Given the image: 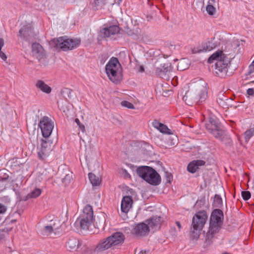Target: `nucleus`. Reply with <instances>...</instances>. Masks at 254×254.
<instances>
[{
    "mask_svg": "<svg viewBox=\"0 0 254 254\" xmlns=\"http://www.w3.org/2000/svg\"><path fill=\"white\" fill-rule=\"evenodd\" d=\"M205 82L197 84L195 87L188 91L183 97V100L188 105L194 103L200 104L205 101L207 97V90Z\"/></svg>",
    "mask_w": 254,
    "mask_h": 254,
    "instance_id": "nucleus-1",
    "label": "nucleus"
},
{
    "mask_svg": "<svg viewBox=\"0 0 254 254\" xmlns=\"http://www.w3.org/2000/svg\"><path fill=\"white\" fill-rule=\"evenodd\" d=\"M213 205L215 207H221L223 205L222 199L219 195H215Z\"/></svg>",
    "mask_w": 254,
    "mask_h": 254,
    "instance_id": "nucleus-28",
    "label": "nucleus"
},
{
    "mask_svg": "<svg viewBox=\"0 0 254 254\" xmlns=\"http://www.w3.org/2000/svg\"><path fill=\"white\" fill-rule=\"evenodd\" d=\"M223 254H229L225 253H224Z\"/></svg>",
    "mask_w": 254,
    "mask_h": 254,
    "instance_id": "nucleus-60",
    "label": "nucleus"
},
{
    "mask_svg": "<svg viewBox=\"0 0 254 254\" xmlns=\"http://www.w3.org/2000/svg\"><path fill=\"white\" fill-rule=\"evenodd\" d=\"M51 150L50 143L44 139H41V147L38 152L39 158L41 159H44L49 156Z\"/></svg>",
    "mask_w": 254,
    "mask_h": 254,
    "instance_id": "nucleus-17",
    "label": "nucleus"
},
{
    "mask_svg": "<svg viewBox=\"0 0 254 254\" xmlns=\"http://www.w3.org/2000/svg\"><path fill=\"white\" fill-rule=\"evenodd\" d=\"M120 67L118 59L114 57L112 58L106 65V72L113 82L117 83L118 81V72Z\"/></svg>",
    "mask_w": 254,
    "mask_h": 254,
    "instance_id": "nucleus-8",
    "label": "nucleus"
},
{
    "mask_svg": "<svg viewBox=\"0 0 254 254\" xmlns=\"http://www.w3.org/2000/svg\"><path fill=\"white\" fill-rule=\"evenodd\" d=\"M122 106L127 107L128 109H134V105L131 103L130 102H129L127 101H124L121 102Z\"/></svg>",
    "mask_w": 254,
    "mask_h": 254,
    "instance_id": "nucleus-39",
    "label": "nucleus"
},
{
    "mask_svg": "<svg viewBox=\"0 0 254 254\" xmlns=\"http://www.w3.org/2000/svg\"><path fill=\"white\" fill-rule=\"evenodd\" d=\"M227 100V99L226 97H224V99L218 98L217 99V102L220 106L223 107L226 105V103L225 102V100Z\"/></svg>",
    "mask_w": 254,
    "mask_h": 254,
    "instance_id": "nucleus-41",
    "label": "nucleus"
},
{
    "mask_svg": "<svg viewBox=\"0 0 254 254\" xmlns=\"http://www.w3.org/2000/svg\"><path fill=\"white\" fill-rule=\"evenodd\" d=\"M72 173L70 172L66 174L65 177L62 179L63 183H64L65 185L68 184L72 179Z\"/></svg>",
    "mask_w": 254,
    "mask_h": 254,
    "instance_id": "nucleus-31",
    "label": "nucleus"
},
{
    "mask_svg": "<svg viewBox=\"0 0 254 254\" xmlns=\"http://www.w3.org/2000/svg\"><path fill=\"white\" fill-rule=\"evenodd\" d=\"M152 126L156 128V129H158L159 127H160L162 124L159 122L158 121L155 120L152 123Z\"/></svg>",
    "mask_w": 254,
    "mask_h": 254,
    "instance_id": "nucleus-44",
    "label": "nucleus"
},
{
    "mask_svg": "<svg viewBox=\"0 0 254 254\" xmlns=\"http://www.w3.org/2000/svg\"><path fill=\"white\" fill-rule=\"evenodd\" d=\"M185 64V61L184 60H182L179 62L178 64V69L180 70H184L188 67V64Z\"/></svg>",
    "mask_w": 254,
    "mask_h": 254,
    "instance_id": "nucleus-38",
    "label": "nucleus"
},
{
    "mask_svg": "<svg viewBox=\"0 0 254 254\" xmlns=\"http://www.w3.org/2000/svg\"><path fill=\"white\" fill-rule=\"evenodd\" d=\"M139 71L141 72H142L144 71V68L142 66H140Z\"/></svg>",
    "mask_w": 254,
    "mask_h": 254,
    "instance_id": "nucleus-56",
    "label": "nucleus"
},
{
    "mask_svg": "<svg viewBox=\"0 0 254 254\" xmlns=\"http://www.w3.org/2000/svg\"><path fill=\"white\" fill-rule=\"evenodd\" d=\"M252 63L254 64V60L253 61V62H252Z\"/></svg>",
    "mask_w": 254,
    "mask_h": 254,
    "instance_id": "nucleus-59",
    "label": "nucleus"
},
{
    "mask_svg": "<svg viewBox=\"0 0 254 254\" xmlns=\"http://www.w3.org/2000/svg\"><path fill=\"white\" fill-rule=\"evenodd\" d=\"M223 213L219 209L214 210L210 219L209 230L206 236V241L208 244L211 243V240L214 235L217 233L222 225Z\"/></svg>",
    "mask_w": 254,
    "mask_h": 254,
    "instance_id": "nucleus-3",
    "label": "nucleus"
},
{
    "mask_svg": "<svg viewBox=\"0 0 254 254\" xmlns=\"http://www.w3.org/2000/svg\"><path fill=\"white\" fill-rule=\"evenodd\" d=\"M253 72H254V64L252 63L249 67V71L248 74L250 75Z\"/></svg>",
    "mask_w": 254,
    "mask_h": 254,
    "instance_id": "nucleus-45",
    "label": "nucleus"
},
{
    "mask_svg": "<svg viewBox=\"0 0 254 254\" xmlns=\"http://www.w3.org/2000/svg\"><path fill=\"white\" fill-rule=\"evenodd\" d=\"M72 92V90L69 88H65L63 89L61 93L64 96H67L69 98H71V94Z\"/></svg>",
    "mask_w": 254,
    "mask_h": 254,
    "instance_id": "nucleus-37",
    "label": "nucleus"
},
{
    "mask_svg": "<svg viewBox=\"0 0 254 254\" xmlns=\"http://www.w3.org/2000/svg\"><path fill=\"white\" fill-rule=\"evenodd\" d=\"M81 245L82 242L75 238H70L67 242V247L71 251H77Z\"/></svg>",
    "mask_w": 254,
    "mask_h": 254,
    "instance_id": "nucleus-22",
    "label": "nucleus"
},
{
    "mask_svg": "<svg viewBox=\"0 0 254 254\" xmlns=\"http://www.w3.org/2000/svg\"><path fill=\"white\" fill-rule=\"evenodd\" d=\"M79 127V128L80 129V130L82 131V132H84L85 131V127L82 124H80L78 126Z\"/></svg>",
    "mask_w": 254,
    "mask_h": 254,
    "instance_id": "nucleus-54",
    "label": "nucleus"
},
{
    "mask_svg": "<svg viewBox=\"0 0 254 254\" xmlns=\"http://www.w3.org/2000/svg\"><path fill=\"white\" fill-rule=\"evenodd\" d=\"M120 31V28L117 25H112L108 27L103 28L100 31L101 35L103 37H109L118 33Z\"/></svg>",
    "mask_w": 254,
    "mask_h": 254,
    "instance_id": "nucleus-19",
    "label": "nucleus"
},
{
    "mask_svg": "<svg viewBox=\"0 0 254 254\" xmlns=\"http://www.w3.org/2000/svg\"><path fill=\"white\" fill-rule=\"evenodd\" d=\"M242 196L244 200H247L251 197V193L249 191H243Z\"/></svg>",
    "mask_w": 254,
    "mask_h": 254,
    "instance_id": "nucleus-40",
    "label": "nucleus"
},
{
    "mask_svg": "<svg viewBox=\"0 0 254 254\" xmlns=\"http://www.w3.org/2000/svg\"><path fill=\"white\" fill-rule=\"evenodd\" d=\"M124 177L125 178H130V175L128 173V172L126 170H124Z\"/></svg>",
    "mask_w": 254,
    "mask_h": 254,
    "instance_id": "nucleus-53",
    "label": "nucleus"
},
{
    "mask_svg": "<svg viewBox=\"0 0 254 254\" xmlns=\"http://www.w3.org/2000/svg\"><path fill=\"white\" fill-rule=\"evenodd\" d=\"M252 63L254 64V60L253 61V62H252Z\"/></svg>",
    "mask_w": 254,
    "mask_h": 254,
    "instance_id": "nucleus-58",
    "label": "nucleus"
},
{
    "mask_svg": "<svg viewBox=\"0 0 254 254\" xmlns=\"http://www.w3.org/2000/svg\"><path fill=\"white\" fill-rule=\"evenodd\" d=\"M145 254V252H143L142 251H141V252H140L139 254Z\"/></svg>",
    "mask_w": 254,
    "mask_h": 254,
    "instance_id": "nucleus-57",
    "label": "nucleus"
},
{
    "mask_svg": "<svg viewBox=\"0 0 254 254\" xmlns=\"http://www.w3.org/2000/svg\"><path fill=\"white\" fill-rule=\"evenodd\" d=\"M172 70V66L171 63L169 62L164 63L159 65L156 64L155 73L161 78L169 80Z\"/></svg>",
    "mask_w": 254,
    "mask_h": 254,
    "instance_id": "nucleus-14",
    "label": "nucleus"
},
{
    "mask_svg": "<svg viewBox=\"0 0 254 254\" xmlns=\"http://www.w3.org/2000/svg\"><path fill=\"white\" fill-rule=\"evenodd\" d=\"M93 219L92 207L90 205H86L83 210V214L79 218L81 228L83 230H87L91 225Z\"/></svg>",
    "mask_w": 254,
    "mask_h": 254,
    "instance_id": "nucleus-9",
    "label": "nucleus"
},
{
    "mask_svg": "<svg viewBox=\"0 0 254 254\" xmlns=\"http://www.w3.org/2000/svg\"><path fill=\"white\" fill-rule=\"evenodd\" d=\"M38 126L41 129L43 137L47 138L52 133L54 123L49 117L44 116L40 120Z\"/></svg>",
    "mask_w": 254,
    "mask_h": 254,
    "instance_id": "nucleus-13",
    "label": "nucleus"
},
{
    "mask_svg": "<svg viewBox=\"0 0 254 254\" xmlns=\"http://www.w3.org/2000/svg\"><path fill=\"white\" fill-rule=\"evenodd\" d=\"M32 56L38 61L41 66L47 65L48 61L45 50L39 43H35L32 45Z\"/></svg>",
    "mask_w": 254,
    "mask_h": 254,
    "instance_id": "nucleus-11",
    "label": "nucleus"
},
{
    "mask_svg": "<svg viewBox=\"0 0 254 254\" xmlns=\"http://www.w3.org/2000/svg\"><path fill=\"white\" fill-rule=\"evenodd\" d=\"M229 61V59L226 55L222 56L217 61L215 65V73L217 76L224 78L227 75Z\"/></svg>",
    "mask_w": 254,
    "mask_h": 254,
    "instance_id": "nucleus-12",
    "label": "nucleus"
},
{
    "mask_svg": "<svg viewBox=\"0 0 254 254\" xmlns=\"http://www.w3.org/2000/svg\"><path fill=\"white\" fill-rule=\"evenodd\" d=\"M50 226H52V229L54 230V231L56 233L57 231L60 228L61 226V222L60 220L56 218L54 220H52L50 224Z\"/></svg>",
    "mask_w": 254,
    "mask_h": 254,
    "instance_id": "nucleus-26",
    "label": "nucleus"
},
{
    "mask_svg": "<svg viewBox=\"0 0 254 254\" xmlns=\"http://www.w3.org/2000/svg\"><path fill=\"white\" fill-rule=\"evenodd\" d=\"M206 129L216 138L222 141L225 136L224 131L221 128L219 120L214 116H210L205 124Z\"/></svg>",
    "mask_w": 254,
    "mask_h": 254,
    "instance_id": "nucleus-7",
    "label": "nucleus"
},
{
    "mask_svg": "<svg viewBox=\"0 0 254 254\" xmlns=\"http://www.w3.org/2000/svg\"><path fill=\"white\" fill-rule=\"evenodd\" d=\"M240 45V42L238 40H235L233 41L232 44H228L227 47L223 51H218L213 53L208 59V63H212L214 60H219L223 55L226 56L230 55L232 52H234V49L238 47Z\"/></svg>",
    "mask_w": 254,
    "mask_h": 254,
    "instance_id": "nucleus-10",
    "label": "nucleus"
},
{
    "mask_svg": "<svg viewBox=\"0 0 254 254\" xmlns=\"http://www.w3.org/2000/svg\"><path fill=\"white\" fill-rule=\"evenodd\" d=\"M207 216L206 212L201 211L195 214L192 218V228H191V237L194 239H197L200 234L206 222Z\"/></svg>",
    "mask_w": 254,
    "mask_h": 254,
    "instance_id": "nucleus-5",
    "label": "nucleus"
},
{
    "mask_svg": "<svg viewBox=\"0 0 254 254\" xmlns=\"http://www.w3.org/2000/svg\"><path fill=\"white\" fill-rule=\"evenodd\" d=\"M230 56L228 58L229 59V62L228 63V70L229 69L231 71V72L232 73L233 71H235L238 67V64L237 63H234V60H233V58H232Z\"/></svg>",
    "mask_w": 254,
    "mask_h": 254,
    "instance_id": "nucleus-27",
    "label": "nucleus"
},
{
    "mask_svg": "<svg viewBox=\"0 0 254 254\" xmlns=\"http://www.w3.org/2000/svg\"><path fill=\"white\" fill-rule=\"evenodd\" d=\"M163 221V218L160 216H155L149 219L146 221L147 225L149 229H151L154 231L157 230L159 227L162 222Z\"/></svg>",
    "mask_w": 254,
    "mask_h": 254,
    "instance_id": "nucleus-18",
    "label": "nucleus"
},
{
    "mask_svg": "<svg viewBox=\"0 0 254 254\" xmlns=\"http://www.w3.org/2000/svg\"><path fill=\"white\" fill-rule=\"evenodd\" d=\"M150 230L148 225L145 223H140L133 226L131 233L137 236H145L147 235Z\"/></svg>",
    "mask_w": 254,
    "mask_h": 254,
    "instance_id": "nucleus-16",
    "label": "nucleus"
},
{
    "mask_svg": "<svg viewBox=\"0 0 254 254\" xmlns=\"http://www.w3.org/2000/svg\"><path fill=\"white\" fill-rule=\"evenodd\" d=\"M52 233H56L54 230L52 229V226L50 225H47L44 227L43 229V233L44 235H48L51 234Z\"/></svg>",
    "mask_w": 254,
    "mask_h": 254,
    "instance_id": "nucleus-34",
    "label": "nucleus"
},
{
    "mask_svg": "<svg viewBox=\"0 0 254 254\" xmlns=\"http://www.w3.org/2000/svg\"><path fill=\"white\" fill-rule=\"evenodd\" d=\"M52 42L57 49L66 51L78 47L80 44L81 41L79 39H70L64 36L53 39Z\"/></svg>",
    "mask_w": 254,
    "mask_h": 254,
    "instance_id": "nucleus-6",
    "label": "nucleus"
},
{
    "mask_svg": "<svg viewBox=\"0 0 254 254\" xmlns=\"http://www.w3.org/2000/svg\"><path fill=\"white\" fill-rule=\"evenodd\" d=\"M165 174L167 182L170 183L173 180V176L172 174L170 173L167 172H165Z\"/></svg>",
    "mask_w": 254,
    "mask_h": 254,
    "instance_id": "nucleus-42",
    "label": "nucleus"
},
{
    "mask_svg": "<svg viewBox=\"0 0 254 254\" xmlns=\"http://www.w3.org/2000/svg\"><path fill=\"white\" fill-rule=\"evenodd\" d=\"M206 10L208 14L210 15H213L216 12L215 7L211 5H207Z\"/></svg>",
    "mask_w": 254,
    "mask_h": 254,
    "instance_id": "nucleus-36",
    "label": "nucleus"
},
{
    "mask_svg": "<svg viewBox=\"0 0 254 254\" xmlns=\"http://www.w3.org/2000/svg\"><path fill=\"white\" fill-rule=\"evenodd\" d=\"M41 193V190L40 189H35L27 195V198H36Z\"/></svg>",
    "mask_w": 254,
    "mask_h": 254,
    "instance_id": "nucleus-30",
    "label": "nucleus"
},
{
    "mask_svg": "<svg viewBox=\"0 0 254 254\" xmlns=\"http://www.w3.org/2000/svg\"><path fill=\"white\" fill-rule=\"evenodd\" d=\"M216 2V0H209L208 1L207 5H211L214 6Z\"/></svg>",
    "mask_w": 254,
    "mask_h": 254,
    "instance_id": "nucleus-49",
    "label": "nucleus"
},
{
    "mask_svg": "<svg viewBox=\"0 0 254 254\" xmlns=\"http://www.w3.org/2000/svg\"><path fill=\"white\" fill-rule=\"evenodd\" d=\"M125 239V237L123 233H115L101 240L94 249V252L99 253L109 249H116L123 244Z\"/></svg>",
    "mask_w": 254,
    "mask_h": 254,
    "instance_id": "nucleus-2",
    "label": "nucleus"
},
{
    "mask_svg": "<svg viewBox=\"0 0 254 254\" xmlns=\"http://www.w3.org/2000/svg\"><path fill=\"white\" fill-rule=\"evenodd\" d=\"M18 36L26 41H30L34 38V34L30 24L24 25L19 30Z\"/></svg>",
    "mask_w": 254,
    "mask_h": 254,
    "instance_id": "nucleus-15",
    "label": "nucleus"
},
{
    "mask_svg": "<svg viewBox=\"0 0 254 254\" xmlns=\"http://www.w3.org/2000/svg\"><path fill=\"white\" fill-rule=\"evenodd\" d=\"M4 45V40L2 38H0V50H1L2 47Z\"/></svg>",
    "mask_w": 254,
    "mask_h": 254,
    "instance_id": "nucleus-52",
    "label": "nucleus"
},
{
    "mask_svg": "<svg viewBox=\"0 0 254 254\" xmlns=\"http://www.w3.org/2000/svg\"><path fill=\"white\" fill-rule=\"evenodd\" d=\"M187 169L189 172L191 173H194L198 169V167H196V165L195 164L193 161H192L189 164Z\"/></svg>",
    "mask_w": 254,
    "mask_h": 254,
    "instance_id": "nucleus-32",
    "label": "nucleus"
},
{
    "mask_svg": "<svg viewBox=\"0 0 254 254\" xmlns=\"http://www.w3.org/2000/svg\"><path fill=\"white\" fill-rule=\"evenodd\" d=\"M175 223L178 226V231H180L182 229V226L180 222L179 221H176Z\"/></svg>",
    "mask_w": 254,
    "mask_h": 254,
    "instance_id": "nucleus-50",
    "label": "nucleus"
},
{
    "mask_svg": "<svg viewBox=\"0 0 254 254\" xmlns=\"http://www.w3.org/2000/svg\"><path fill=\"white\" fill-rule=\"evenodd\" d=\"M36 86L46 93L49 94L51 92V88L42 80H38L36 83Z\"/></svg>",
    "mask_w": 254,
    "mask_h": 254,
    "instance_id": "nucleus-24",
    "label": "nucleus"
},
{
    "mask_svg": "<svg viewBox=\"0 0 254 254\" xmlns=\"http://www.w3.org/2000/svg\"><path fill=\"white\" fill-rule=\"evenodd\" d=\"M137 175L149 184L157 186L160 184L161 178L159 174L152 168L143 166L136 169Z\"/></svg>",
    "mask_w": 254,
    "mask_h": 254,
    "instance_id": "nucleus-4",
    "label": "nucleus"
},
{
    "mask_svg": "<svg viewBox=\"0 0 254 254\" xmlns=\"http://www.w3.org/2000/svg\"><path fill=\"white\" fill-rule=\"evenodd\" d=\"M88 177L90 183L93 186H98L101 183V179L99 177L95 176L92 173L88 174Z\"/></svg>",
    "mask_w": 254,
    "mask_h": 254,
    "instance_id": "nucleus-25",
    "label": "nucleus"
},
{
    "mask_svg": "<svg viewBox=\"0 0 254 254\" xmlns=\"http://www.w3.org/2000/svg\"><path fill=\"white\" fill-rule=\"evenodd\" d=\"M6 210V207L2 204L0 203V214L4 213Z\"/></svg>",
    "mask_w": 254,
    "mask_h": 254,
    "instance_id": "nucleus-46",
    "label": "nucleus"
},
{
    "mask_svg": "<svg viewBox=\"0 0 254 254\" xmlns=\"http://www.w3.org/2000/svg\"><path fill=\"white\" fill-rule=\"evenodd\" d=\"M8 175L5 173H4L3 176H0V183L2 184V187H3V189L8 183Z\"/></svg>",
    "mask_w": 254,
    "mask_h": 254,
    "instance_id": "nucleus-35",
    "label": "nucleus"
},
{
    "mask_svg": "<svg viewBox=\"0 0 254 254\" xmlns=\"http://www.w3.org/2000/svg\"><path fill=\"white\" fill-rule=\"evenodd\" d=\"M0 57L3 60L5 61L7 59V57L5 54L0 50Z\"/></svg>",
    "mask_w": 254,
    "mask_h": 254,
    "instance_id": "nucleus-47",
    "label": "nucleus"
},
{
    "mask_svg": "<svg viewBox=\"0 0 254 254\" xmlns=\"http://www.w3.org/2000/svg\"><path fill=\"white\" fill-rule=\"evenodd\" d=\"M214 47L210 42H206L202 44L201 46L194 48L192 49L193 54L200 53L202 52H207L211 51Z\"/></svg>",
    "mask_w": 254,
    "mask_h": 254,
    "instance_id": "nucleus-21",
    "label": "nucleus"
},
{
    "mask_svg": "<svg viewBox=\"0 0 254 254\" xmlns=\"http://www.w3.org/2000/svg\"><path fill=\"white\" fill-rule=\"evenodd\" d=\"M75 122L76 123V124L77 125V126H78L79 125L81 124L79 120L78 119H75Z\"/></svg>",
    "mask_w": 254,
    "mask_h": 254,
    "instance_id": "nucleus-55",
    "label": "nucleus"
},
{
    "mask_svg": "<svg viewBox=\"0 0 254 254\" xmlns=\"http://www.w3.org/2000/svg\"><path fill=\"white\" fill-rule=\"evenodd\" d=\"M254 135V125L250 129L245 131L244 134L245 141L248 142L250 138Z\"/></svg>",
    "mask_w": 254,
    "mask_h": 254,
    "instance_id": "nucleus-29",
    "label": "nucleus"
},
{
    "mask_svg": "<svg viewBox=\"0 0 254 254\" xmlns=\"http://www.w3.org/2000/svg\"><path fill=\"white\" fill-rule=\"evenodd\" d=\"M133 203L132 197L130 196H124L121 203V211L125 214L127 213L131 208Z\"/></svg>",
    "mask_w": 254,
    "mask_h": 254,
    "instance_id": "nucleus-20",
    "label": "nucleus"
},
{
    "mask_svg": "<svg viewBox=\"0 0 254 254\" xmlns=\"http://www.w3.org/2000/svg\"><path fill=\"white\" fill-rule=\"evenodd\" d=\"M102 2V0H94V2L95 5L98 6Z\"/></svg>",
    "mask_w": 254,
    "mask_h": 254,
    "instance_id": "nucleus-51",
    "label": "nucleus"
},
{
    "mask_svg": "<svg viewBox=\"0 0 254 254\" xmlns=\"http://www.w3.org/2000/svg\"><path fill=\"white\" fill-rule=\"evenodd\" d=\"M193 161L196 165V167H198V168H199V166H203L205 163V162L204 161L201 160H194Z\"/></svg>",
    "mask_w": 254,
    "mask_h": 254,
    "instance_id": "nucleus-43",
    "label": "nucleus"
},
{
    "mask_svg": "<svg viewBox=\"0 0 254 254\" xmlns=\"http://www.w3.org/2000/svg\"><path fill=\"white\" fill-rule=\"evenodd\" d=\"M160 127H159L158 129L161 132L166 133L168 134H172L171 130L168 128V127L162 124Z\"/></svg>",
    "mask_w": 254,
    "mask_h": 254,
    "instance_id": "nucleus-33",
    "label": "nucleus"
},
{
    "mask_svg": "<svg viewBox=\"0 0 254 254\" xmlns=\"http://www.w3.org/2000/svg\"><path fill=\"white\" fill-rule=\"evenodd\" d=\"M247 92L249 95H253L254 94V89L253 88H249Z\"/></svg>",
    "mask_w": 254,
    "mask_h": 254,
    "instance_id": "nucleus-48",
    "label": "nucleus"
},
{
    "mask_svg": "<svg viewBox=\"0 0 254 254\" xmlns=\"http://www.w3.org/2000/svg\"><path fill=\"white\" fill-rule=\"evenodd\" d=\"M125 32L128 36L135 40L138 39L140 36V31L138 28L130 29L129 27L127 26L125 29Z\"/></svg>",
    "mask_w": 254,
    "mask_h": 254,
    "instance_id": "nucleus-23",
    "label": "nucleus"
}]
</instances>
